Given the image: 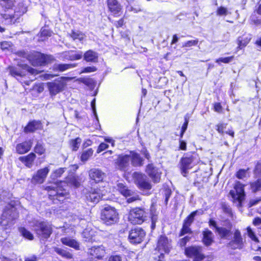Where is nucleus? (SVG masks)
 <instances>
[{
    "mask_svg": "<svg viewBox=\"0 0 261 261\" xmlns=\"http://www.w3.org/2000/svg\"><path fill=\"white\" fill-rule=\"evenodd\" d=\"M196 155L186 154L182 157L179 162L181 173L184 176H186L188 173V170L195 165Z\"/></svg>",
    "mask_w": 261,
    "mask_h": 261,
    "instance_id": "6e6552de",
    "label": "nucleus"
},
{
    "mask_svg": "<svg viewBox=\"0 0 261 261\" xmlns=\"http://www.w3.org/2000/svg\"><path fill=\"white\" fill-rule=\"evenodd\" d=\"M93 150L92 148H89L88 150L84 151L81 156V160L82 162H86L89 160L90 156L93 154Z\"/></svg>",
    "mask_w": 261,
    "mask_h": 261,
    "instance_id": "79ce46f5",
    "label": "nucleus"
},
{
    "mask_svg": "<svg viewBox=\"0 0 261 261\" xmlns=\"http://www.w3.org/2000/svg\"><path fill=\"white\" fill-rule=\"evenodd\" d=\"M70 36L73 40H79L80 41H82L84 38V34L78 31H72L70 34Z\"/></svg>",
    "mask_w": 261,
    "mask_h": 261,
    "instance_id": "a19ab883",
    "label": "nucleus"
},
{
    "mask_svg": "<svg viewBox=\"0 0 261 261\" xmlns=\"http://www.w3.org/2000/svg\"><path fill=\"white\" fill-rule=\"evenodd\" d=\"M187 233H192V230L189 226L183 223L182 228L179 233V236H182Z\"/></svg>",
    "mask_w": 261,
    "mask_h": 261,
    "instance_id": "09e8293b",
    "label": "nucleus"
},
{
    "mask_svg": "<svg viewBox=\"0 0 261 261\" xmlns=\"http://www.w3.org/2000/svg\"><path fill=\"white\" fill-rule=\"evenodd\" d=\"M149 218L151 219V228L153 230L158 220V212L153 203H151L149 210L139 207L132 209L128 216L129 221L134 225L141 224Z\"/></svg>",
    "mask_w": 261,
    "mask_h": 261,
    "instance_id": "f257e3e1",
    "label": "nucleus"
},
{
    "mask_svg": "<svg viewBox=\"0 0 261 261\" xmlns=\"http://www.w3.org/2000/svg\"><path fill=\"white\" fill-rule=\"evenodd\" d=\"M83 53L82 51L68 50L61 53L60 54L59 58L63 61H74L82 59Z\"/></svg>",
    "mask_w": 261,
    "mask_h": 261,
    "instance_id": "f3484780",
    "label": "nucleus"
},
{
    "mask_svg": "<svg viewBox=\"0 0 261 261\" xmlns=\"http://www.w3.org/2000/svg\"><path fill=\"white\" fill-rule=\"evenodd\" d=\"M203 211L202 210H196L192 212L184 221V224L191 226L194 220L195 217L197 215H202Z\"/></svg>",
    "mask_w": 261,
    "mask_h": 261,
    "instance_id": "f704fd0d",
    "label": "nucleus"
},
{
    "mask_svg": "<svg viewBox=\"0 0 261 261\" xmlns=\"http://www.w3.org/2000/svg\"><path fill=\"white\" fill-rule=\"evenodd\" d=\"M83 193L87 202L97 203L100 199H105L104 194L99 188H89L84 190Z\"/></svg>",
    "mask_w": 261,
    "mask_h": 261,
    "instance_id": "1a4fd4ad",
    "label": "nucleus"
},
{
    "mask_svg": "<svg viewBox=\"0 0 261 261\" xmlns=\"http://www.w3.org/2000/svg\"><path fill=\"white\" fill-rule=\"evenodd\" d=\"M8 70L10 74L18 80L19 77L25 76L27 72L34 74L35 70L27 64H19L17 66H9Z\"/></svg>",
    "mask_w": 261,
    "mask_h": 261,
    "instance_id": "423d86ee",
    "label": "nucleus"
},
{
    "mask_svg": "<svg viewBox=\"0 0 261 261\" xmlns=\"http://www.w3.org/2000/svg\"><path fill=\"white\" fill-rule=\"evenodd\" d=\"M27 11V8L23 3H19L15 9L11 13L2 14V18L4 19V22L6 24L14 23L19 17L23 15Z\"/></svg>",
    "mask_w": 261,
    "mask_h": 261,
    "instance_id": "39448f33",
    "label": "nucleus"
},
{
    "mask_svg": "<svg viewBox=\"0 0 261 261\" xmlns=\"http://www.w3.org/2000/svg\"><path fill=\"white\" fill-rule=\"evenodd\" d=\"M97 70V68L95 66H88L85 67L82 71L83 73H88L94 72Z\"/></svg>",
    "mask_w": 261,
    "mask_h": 261,
    "instance_id": "bf43d9fd",
    "label": "nucleus"
},
{
    "mask_svg": "<svg viewBox=\"0 0 261 261\" xmlns=\"http://www.w3.org/2000/svg\"><path fill=\"white\" fill-rule=\"evenodd\" d=\"M248 236L256 243H259V240L256 236L255 232L252 230L250 226H248L246 228Z\"/></svg>",
    "mask_w": 261,
    "mask_h": 261,
    "instance_id": "37998d69",
    "label": "nucleus"
},
{
    "mask_svg": "<svg viewBox=\"0 0 261 261\" xmlns=\"http://www.w3.org/2000/svg\"><path fill=\"white\" fill-rule=\"evenodd\" d=\"M91 106L93 113L95 118L98 120V117H97L96 112L95 99H94L92 100V101L91 102Z\"/></svg>",
    "mask_w": 261,
    "mask_h": 261,
    "instance_id": "0e129e2a",
    "label": "nucleus"
},
{
    "mask_svg": "<svg viewBox=\"0 0 261 261\" xmlns=\"http://www.w3.org/2000/svg\"><path fill=\"white\" fill-rule=\"evenodd\" d=\"M82 142V140L80 138L78 137L76 139L71 140L70 145L72 149L74 151H76L79 148V146Z\"/></svg>",
    "mask_w": 261,
    "mask_h": 261,
    "instance_id": "49530a36",
    "label": "nucleus"
},
{
    "mask_svg": "<svg viewBox=\"0 0 261 261\" xmlns=\"http://www.w3.org/2000/svg\"><path fill=\"white\" fill-rule=\"evenodd\" d=\"M171 242L165 235H161L158 239L156 249L159 251L168 253L171 247Z\"/></svg>",
    "mask_w": 261,
    "mask_h": 261,
    "instance_id": "dca6fc26",
    "label": "nucleus"
},
{
    "mask_svg": "<svg viewBox=\"0 0 261 261\" xmlns=\"http://www.w3.org/2000/svg\"><path fill=\"white\" fill-rule=\"evenodd\" d=\"M15 0H0V15L3 13H11Z\"/></svg>",
    "mask_w": 261,
    "mask_h": 261,
    "instance_id": "5701e85b",
    "label": "nucleus"
},
{
    "mask_svg": "<svg viewBox=\"0 0 261 261\" xmlns=\"http://www.w3.org/2000/svg\"><path fill=\"white\" fill-rule=\"evenodd\" d=\"M203 211L202 210H196L192 212L184 221V224L191 226L194 220L195 217L197 215H202Z\"/></svg>",
    "mask_w": 261,
    "mask_h": 261,
    "instance_id": "72a5a7b5",
    "label": "nucleus"
},
{
    "mask_svg": "<svg viewBox=\"0 0 261 261\" xmlns=\"http://www.w3.org/2000/svg\"><path fill=\"white\" fill-rule=\"evenodd\" d=\"M75 64H56L54 66V70L60 72H63L68 69L74 68Z\"/></svg>",
    "mask_w": 261,
    "mask_h": 261,
    "instance_id": "473e14b6",
    "label": "nucleus"
},
{
    "mask_svg": "<svg viewBox=\"0 0 261 261\" xmlns=\"http://www.w3.org/2000/svg\"><path fill=\"white\" fill-rule=\"evenodd\" d=\"M254 172L256 174L261 173V163H257L254 169Z\"/></svg>",
    "mask_w": 261,
    "mask_h": 261,
    "instance_id": "774afa93",
    "label": "nucleus"
},
{
    "mask_svg": "<svg viewBox=\"0 0 261 261\" xmlns=\"http://www.w3.org/2000/svg\"><path fill=\"white\" fill-rule=\"evenodd\" d=\"M216 231L218 233L220 237L222 239H227V237L230 236L231 231L225 227H217Z\"/></svg>",
    "mask_w": 261,
    "mask_h": 261,
    "instance_id": "4c0bfd02",
    "label": "nucleus"
},
{
    "mask_svg": "<svg viewBox=\"0 0 261 261\" xmlns=\"http://www.w3.org/2000/svg\"><path fill=\"white\" fill-rule=\"evenodd\" d=\"M145 235V231L142 228L135 227L129 231L128 238L132 244H140L143 241Z\"/></svg>",
    "mask_w": 261,
    "mask_h": 261,
    "instance_id": "9d476101",
    "label": "nucleus"
},
{
    "mask_svg": "<svg viewBox=\"0 0 261 261\" xmlns=\"http://www.w3.org/2000/svg\"><path fill=\"white\" fill-rule=\"evenodd\" d=\"M84 60L87 62L96 63L98 62V54L92 50H88L83 55Z\"/></svg>",
    "mask_w": 261,
    "mask_h": 261,
    "instance_id": "c85d7f7f",
    "label": "nucleus"
},
{
    "mask_svg": "<svg viewBox=\"0 0 261 261\" xmlns=\"http://www.w3.org/2000/svg\"><path fill=\"white\" fill-rule=\"evenodd\" d=\"M227 124L224 123H220L216 125V129L221 134L224 133V129L226 128Z\"/></svg>",
    "mask_w": 261,
    "mask_h": 261,
    "instance_id": "603ef678",
    "label": "nucleus"
},
{
    "mask_svg": "<svg viewBox=\"0 0 261 261\" xmlns=\"http://www.w3.org/2000/svg\"><path fill=\"white\" fill-rule=\"evenodd\" d=\"M19 231L24 238L29 240H33L34 239L33 234L28 229L23 227L19 228Z\"/></svg>",
    "mask_w": 261,
    "mask_h": 261,
    "instance_id": "58836bf2",
    "label": "nucleus"
},
{
    "mask_svg": "<svg viewBox=\"0 0 261 261\" xmlns=\"http://www.w3.org/2000/svg\"><path fill=\"white\" fill-rule=\"evenodd\" d=\"M234 189V191L231 190L229 194L233 199H237L241 203L244 199L245 196L244 185L242 184L240 181H236Z\"/></svg>",
    "mask_w": 261,
    "mask_h": 261,
    "instance_id": "2eb2a0df",
    "label": "nucleus"
},
{
    "mask_svg": "<svg viewBox=\"0 0 261 261\" xmlns=\"http://www.w3.org/2000/svg\"><path fill=\"white\" fill-rule=\"evenodd\" d=\"M146 172L154 182H159L161 172L159 171V170L152 164L147 165Z\"/></svg>",
    "mask_w": 261,
    "mask_h": 261,
    "instance_id": "4be33fe9",
    "label": "nucleus"
},
{
    "mask_svg": "<svg viewBox=\"0 0 261 261\" xmlns=\"http://www.w3.org/2000/svg\"><path fill=\"white\" fill-rule=\"evenodd\" d=\"M250 39L251 38L248 37H239L238 39L239 48L242 49L243 47L246 46L247 44L249 42Z\"/></svg>",
    "mask_w": 261,
    "mask_h": 261,
    "instance_id": "ea45409f",
    "label": "nucleus"
},
{
    "mask_svg": "<svg viewBox=\"0 0 261 261\" xmlns=\"http://www.w3.org/2000/svg\"><path fill=\"white\" fill-rule=\"evenodd\" d=\"M32 223L34 231L41 239H47L50 237L52 233V228L48 222L34 220Z\"/></svg>",
    "mask_w": 261,
    "mask_h": 261,
    "instance_id": "7ed1b4c3",
    "label": "nucleus"
},
{
    "mask_svg": "<svg viewBox=\"0 0 261 261\" xmlns=\"http://www.w3.org/2000/svg\"><path fill=\"white\" fill-rule=\"evenodd\" d=\"M32 56L34 59L36 61L37 63L40 65H43L50 63L54 60L53 56L45 55L39 52H34L32 53Z\"/></svg>",
    "mask_w": 261,
    "mask_h": 261,
    "instance_id": "aec40b11",
    "label": "nucleus"
},
{
    "mask_svg": "<svg viewBox=\"0 0 261 261\" xmlns=\"http://www.w3.org/2000/svg\"><path fill=\"white\" fill-rule=\"evenodd\" d=\"M46 190L49 193V196L53 197L59 201H63L64 199L69 195L68 192L62 188V186L55 185L47 186Z\"/></svg>",
    "mask_w": 261,
    "mask_h": 261,
    "instance_id": "0eeeda50",
    "label": "nucleus"
},
{
    "mask_svg": "<svg viewBox=\"0 0 261 261\" xmlns=\"http://www.w3.org/2000/svg\"><path fill=\"white\" fill-rule=\"evenodd\" d=\"M228 14V10L227 8L220 7L218 8L217 10V15L219 16L227 15Z\"/></svg>",
    "mask_w": 261,
    "mask_h": 261,
    "instance_id": "6e6d98bb",
    "label": "nucleus"
},
{
    "mask_svg": "<svg viewBox=\"0 0 261 261\" xmlns=\"http://www.w3.org/2000/svg\"><path fill=\"white\" fill-rule=\"evenodd\" d=\"M108 147H109V145L107 144H106L105 143H101L99 144V145L98 147L97 152L99 153V152L103 151L104 150L106 149L107 148H108Z\"/></svg>",
    "mask_w": 261,
    "mask_h": 261,
    "instance_id": "680f3d73",
    "label": "nucleus"
},
{
    "mask_svg": "<svg viewBox=\"0 0 261 261\" xmlns=\"http://www.w3.org/2000/svg\"><path fill=\"white\" fill-rule=\"evenodd\" d=\"M109 10L115 16H119L122 13V6L117 0H107Z\"/></svg>",
    "mask_w": 261,
    "mask_h": 261,
    "instance_id": "412c9836",
    "label": "nucleus"
},
{
    "mask_svg": "<svg viewBox=\"0 0 261 261\" xmlns=\"http://www.w3.org/2000/svg\"><path fill=\"white\" fill-rule=\"evenodd\" d=\"M54 251L61 256L62 257L69 259L73 258V254L71 252V249H69L66 247H54Z\"/></svg>",
    "mask_w": 261,
    "mask_h": 261,
    "instance_id": "cd10ccee",
    "label": "nucleus"
},
{
    "mask_svg": "<svg viewBox=\"0 0 261 261\" xmlns=\"http://www.w3.org/2000/svg\"><path fill=\"white\" fill-rule=\"evenodd\" d=\"M61 242L64 245L73 248L76 250H80V244L74 239L64 237L61 239Z\"/></svg>",
    "mask_w": 261,
    "mask_h": 261,
    "instance_id": "2f4dec72",
    "label": "nucleus"
},
{
    "mask_svg": "<svg viewBox=\"0 0 261 261\" xmlns=\"http://www.w3.org/2000/svg\"><path fill=\"white\" fill-rule=\"evenodd\" d=\"M130 160L129 154H119L115 163L118 169L125 171L129 166Z\"/></svg>",
    "mask_w": 261,
    "mask_h": 261,
    "instance_id": "a211bd4d",
    "label": "nucleus"
},
{
    "mask_svg": "<svg viewBox=\"0 0 261 261\" xmlns=\"http://www.w3.org/2000/svg\"><path fill=\"white\" fill-rule=\"evenodd\" d=\"M41 127V124L40 121L33 120L29 122L28 125L24 128V132L25 133H32L36 130L39 129Z\"/></svg>",
    "mask_w": 261,
    "mask_h": 261,
    "instance_id": "7c9ffc66",
    "label": "nucleus"
},
{
    "mask_svg": "<svg viewBox=\"0 0 261 261\" xmlns=\"http://www.w3.org/2000/svg\"><path fill=\"white\" fill-rule=\"evenodd\" d=\"M101 219L106 225H112L118 221V213L115 207L110 205L106 206L101 210Z\"/></svg>",
    "mask_w": 261,
    "mask_h": 261,
    "instance_id": "20e7f679",
    "label": "nucleus"
},
{
    "mask_svg": "<svg viewBox=\"0 0 261 261\" xmlns=\"http://www.w3.org/2000/svg\"><path fill=\"white\" fill-rule=\"evenodd\" d=\"M88 253L93 257L98 259L102 258L105 254V250L103 246L92 247L89 249Z\"/></svg>",
    "mask_w": 261,
    "mask_h": 261,
    "instance_id": "a878e982",
    "label": "nucleus"
},
{
    "mask_svg": "<svg viewBox=\"0 0 261 261\" xmlns=\"http://www.w3.org/2000/svg\"><path fill=\"white\" fill-rule=\"evenodd\" d=\"M203 242L206 246H210L213 242V233L209 230L203 232Z\"/></svg>",
    "mask_w": 261,
    "mask_h": 261,
    "instance_id": "c9c22d12",
    "label": "nucleus"
},
{
    "mask_svg": "<svg viewBox=\"0 0 261 261\" xmlns=\"http://www.w3.org/2000/svg\"><path fill=\"white\" fill-rule=\"evenodd\" d=\"M69 181L75 188H78L80 186V181L77 177L73 176L70 177Z\"/></svg>",
    "mask_w": 261,
    "mask_h": 261,
    "instance_id": "5fc2aeb1",
    "label": "nucleus"
},
{
    "mask_svg": "<svg viewBox=\"0 0 261 261\" xmlns=\"http://www.w3.org/2000/svg\"><path fill=\"white\" fill-rule=\"evenodd\" d=\"M88 173L90 179L96 183L102 181L106 177V173L98 168H92L89 171Z\"/></svg>",
    "mask_w": 261,
    "mask_h": 261,
    "instance_id": "6ab92c4d",
    "label": "nucleus"
},
{
    "mask_svg": "<svg viewBox=\"0 0 261 261\" xmlns=\"http://www.w3.org/2000/svg\"><path fill=\"white\" fill-rule=\"evenodd\" d=\"M34 150L36 153L42 155L44 153L45 149L41 143L38 142L34 147Z\"/></svg>",
    "mask_w": 261,
    "mask_h": 261,
    "instance_id": "a18cd8bd",
    "label": "nucleus"
},
{
    "mask_svg": "<svg viewBox=\"0 0 261 261\" xmlns=\"http://www.w3.org/2000/svg\"><path fill=\"white\" fill-rule=\"evenodd\" d=\"M189 123V119L187 117H185V122L182 125L181 130L183 132H185L187 129Z\"/></svg>",
    "mask_w": 261,
    "mask_h": 261,
    "instance_id": "69168bd1",
    "label": "nucleus"
},
{
    "mask_svg": "<svg viewBox=\"0 0 261 261\" xmlns=\"http://www.w3.org/2000/svg\"><path fill=\"white\" fill-rule=\"evenodd\" d=\"M49 171L48 167L38 170L33 177V181L36 183H43Z\"/></svg>",
    "mask_w": 261,
    "mask_h": 261,
    "instance_id": "b1692460",
    "label": "nucleus"
},
{
    "mask_svg": "<svg viewBox=\"0 0 261 261\" xmlns=\"http://www.w3.org/2000/svg\"><path fill=\"white\" fill-rule=\"evenodd\" d=\"M39 257L35 255H31L25 257L24 261H37Z\"/></svg>",
    "mask_w": 261,
    "mask_h": 261,
    "instance_id": "e2e57ef3",
    "label": "nucleus"
},
{
    "mask_svg": "<svg viewBox=\"0 0 261 261\" xmlns=\"http://www.w3.org/2000/svg\"><path fill=\"white\" fill-rule=\"evenodd\" d=\"M51 32L48 29L42 28L40 31V37L42 40H45L48 37L51 36Z\"/></svg>",
    "mask_w": 261,
    "mask_h": 261,
    "instance_id": "c03bdc74",
    "label": "nucleus"
},
{
    "mask_svg": "<svg viewBox=\"0 0 261 261\" xmlns=\"http://www.w3.org/2000/svg\"><path fill=\"white\" fill-rule=\"evenodd\" d=\"M129 154L131 158L130 163L133 167H141L143 165L144 159L139 153L131 151Z\"/></svg>",
    "mask_w": 261,
    "mask_h": 261,
    "instance_id": "393cba45",
    "label": "nucleus"
},
{
    "mask_svg": "<svg viewBox=\"0 0 261 261\" xmlns=\"http://www.w3.org/2000/svg\"><path fill=\"white\" fill-rule=\"evenodd\" d=\"M108 261H122V256L119 255H112L109 257Z\"/></svg>",
    "mask_w": 261,
    "mask_h": 261,
    "instance_id": "052dcab7",
    "label": "nucleus"
},
{
    "mask_svg": "<svg viewBox=\"0 0 261 261\" xmlns=\"http://www.w3.org/2000/svg\"><path fill=\"white\" fill-rule=\"evenodd\" d=\"M65 168H59L55 170L51 175V177L53 179H55L60 177L62 174L64 172Z\"/></svg>",
    "mask_w": 261,
    "mask_h": 261,
    "instance_id": "de8ad7c7",
    "label": "nucleus"
},
{
    "mask_svg": "<svg viewBox=\"0 0 261 261\" xmlns=\"http://www.w3.org/2000/svg\"><path fill=\"white\" fill-rule=\"evenodd\" d=\"M187 149V143L186 142L182 140L181 139H179V149L182 150H186Z\"/></svg>",
    "mask_w": 261,
    "mask_h": 261,
    "instance_id": "338daca9",
    "label": "nucleus"
},
{
    "mask_svg": "<svg viewBox=\"0 0 261 261\" xmlns=\"http://www.w3.org/2000/svg\"><path fill=\"white\" fill-rule=\"evenodd\" d=\"M16 202L11 200L5 207L1 218V225L4 227L14 224L13 221L18 216L16 207Z\"/></svg>",
    "mask_w": 261,
    "mask_h": 261,
    "instance_id": "f03ea898",
    "label": "nucleus"
},
{
    "mask_svg": "<svg viewBox=\"0 0 261 261\" xmlns=\"http://www.w3.org/2000/svg\"><path fill=\"white\" fill-rule=\"evenodd\" d=\"M185 253L187 256L193 257L194 261H201L204 258L202 248L199 246L185 247Z\"/></svg>",
    "mask_w": 261,
    "mask_h": 261,
    "instance_id": "ddd939ff",
    "label": "nucleus"
},
{
    "mask_svg": "<svg viewBox=\"0 0 261 261\" xmlns=\"http://www.w3.org/2000/svg\"><path fill=\"white\" fill-rule=\"evenodd\" d=\"M245 240L242 238L240 231L236 229L233 234L232 239L227 244V246L231 249H241L244 246Z\"/></svg>",
    "mask_w": 261,
    "mask_h": 261,
    "instance_id": "9b49d317",
    "label": "nucleus"
},
{
    "mask_svg": "<svg viewBox=\"0 0 261 261\" xmlns=\"http://www.w3.org/2000/svg\"><path fill=\"white\" fill-rule=\"evenodd\" d=\"M198 43V39H195L194 40H189V41H186V42H185L183 44L182 47H191L192 46H196L197 45Z\"/></svg>",
    "mask_w": 261,
    "mask_h": 261,
    "instance_id": "864d4df0",
    "label": "nucleus"
},
{
    "mask_svg": "<svg viewBox=\"0 0 261 261\" xmlns=\"http://www.w3.org/2000/svg\"><path fill=\"white\" fill-rule=\"evenodd\" d=\"M81 82L87 86H90L93 84L94 81L90 78H83L81 80Z\"/></svg>",
    "mask_w": 261,
    "mask_h": 261,
    "instance_id": "13d9d810",
    "label": "nucleus"
},
{
    "mask_svg": "<svg viewBox=\"0 0 261 261\" xmlns=\"http://www.w3.org/2000/svg\"><path fill=\"white\" fill-rule=\"evenodd\" d=\"M117 187L119 191L121 194L125 197L130 196L132 191L122 182H119L117 184Z\"/></svg>",
    "mask_w": 261,
    "mask_h": 261,
    "instance_id": "e433bc0d",
    "label": "nucleus"
},
{
    "mask_svg": "<svg viewBox=\"0 0 261 261\" xmlns=\"http://www.w3.org/2000/svg\"><path fill=\"white\" fill-rule=\"evenodd\" d=\"M248 170L245 169H240L236 173V177L239 179H243L246 176L247 171Z\"/></svg>",
    "mask_w": 261,
    "mask_h": 261,
    "instance_id": "4d7b16f0",
    "label": "nucleus"
},
{
    "mask_svg": "<svg viewBox=\"0 0 261 261\" xmlns=\"http://www.w3.org/2000/svg\"><path fill=\"white\" fill-rule=\"evenodd\" d=\"M65 86L64 82L59 79L47 83V88L51 96H55L58 93L63 91Z\"/></svg>",
    "mask_w": 261,
    "mask_h": 261,
    "instance_id": "4468645a",
    "label": "nucleus"
},
{
    "mask_svg": "<svg viewBox=\"0 0 261 261\" xmlns=\"http://www.w3.org/2000/svg\"><path fill=\"white\" fill-rule=\"evenodd\" d=\"M233 58V56H230L225 58H219L216 60V62L219 64H220V62H223L224 63H229L232 61Z\"/></svg>",
    "mask_w": 261,
    "mask_h": 261,
    "instance_id": "8fccbe9b",
    "label": "nucleus"
},
{
    "mask_svg": "<svg viewBox=\"0 0 261 261\" xmlns=\"http://www.w3.org/2000/svg\"><path fill=\"white\" fill-rule=\"evenodd\" d=\"M32 144L33 141L32 140L19 143L16 146V152L19 154L27 153L31 149Z\"/></svg>",
    "mask_w": 261,
    "mask_h": 261,
    "instance_id": "bb28decb",
    "label": "nucleus"
},
{
    "mask_svg": "<svg viewBox=\"0 0 261 261\" xmlns=\"http://www.w3.org/2000/svg\"><path fill=\"white\" fill-rule=\"evenodd\" d=\"M135 182L140 189L144 190H150L151 189V185L149 182L146 175L139 172H135L133 175Z\"/></svg>",
    "mask_w": 261,
    "mask_h": 261,
    "instance_id": "f8f14e48",
    "label": "nucleus"
},
{
    "mask_svg": "<svg viewBox=\"0 0 261 261\" xmlns=\"http://www.w3.org/2000/svg\"><path fill=\"white\" fill-rule=\"evenodd\" d=\"M191 239V237L189 236H186L184 237L183 238L180 239L178 244L179 245L180 247H184L186 246L187 243L190 241Z\"/></svg>",
    "mask_w": 261,
    "mask_h": 261,
    "instance_id": "3c124183",
    "label": "nucleus"
},
{
    "mask_svg": "<svg viewBox=\"0 0 261 261\" xmlns=\"http://www.w3.org/2000/svg\"><path fill=\"white\" fill-rule=\"evenodd\" d=\"M36 156V154L34 153L31 152L27 156H20L19 160L23 163L27 167L31 168Z\"/></svg>",
    "mask_w": 261,
    "mask_h": 261,
    "instance_id": "c756f323",
    "label": "nucleus"
}]
</instances>
